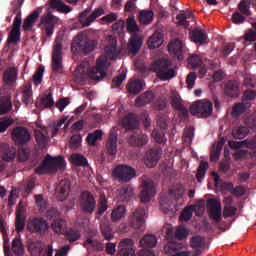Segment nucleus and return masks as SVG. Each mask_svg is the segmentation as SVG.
<instances>
[{
	"label": "nucleus",
	"mask_w": 256,
	"mask_h": 256,
	"mask_svg": "<svg viewBox=\"0 0 256 256\" xmlns=\"http://www.w3.org/2000/svg\"><path fill=\"white\" fill-rule=\"evenodd\" d=\"M40 103H41L42 107H44L45 109H47L49 107H53L55 105V101H53V94L49 93L48 95H44L40 99Z\"/></svg>",
	"instance_id": "6e6d98bb"
},
{
	"label": "nucleus",
	"mask_w": 256,
	"mask_h": 256,
	"mask_svg": "<svg viewBox=\"0 0 256 256\" xmlns=\"http://www.w3.org/2000/svg\"><path fill=\"white\" fill-rule=\"evenodd\" d=\"M122 125L128 131L131 129H137V127H139V120L137 119V115L129 113L122 119Z\"/></svg>",
	"instance_id": "cd10ccee"
},
{
	"label": "nucleus",
	"mask_w": 256,
	"mask_h": 256,
	"mask_svg": "<svg viewBox=\"0 0 256 256\" xmlns=\"http://www.w3.org/2000/svg\"><path fill=\"white\" fill-rule=\"evenodd\" d=\"M170 55H172L178 61H183V43L181 40L176 39L168 45Z\"/></svg>",
	"instance_id": "4be33fe9"
},
{
	"label": "nucleus",
	"mask_w": 256,
	"mask_h": 256,
	"mask_svg": "<svg viewBox=\"0 0 256 256\" xmlns=\"http://www.w3.org/2000/svg\"><path fill=\"white\" fill-rule=\"evenodd\" d=\"M185 194V188L183 185H176L169 190L168 196L171 199H175V201H179V199H183V195Z\"/></svg>",
	"instance_id": "ea45409f"
},
{
	"label": "nucleus",
	"mask_w": 256,
	"mask_h": 256,
	"mask_svg": "<svg viewBox=\"0 0 256 256\" xmlns=\"http://www.w3.org/2000/svg\"><path fill=\"white\" fill-rule=\"evenodd\" d=\"M43 73H45V66H40L32 76V81L34 85H41V83L43 82Z\"/></svg>",
	"instance_id": "603ef678"
},
{
	"label": "nucleus",
	"mask_w": 256,
	"mask_h": 256,
	"mask_svg": "<svg viewBox=\"0 0 256 256\" xmlns=\"http://www.w3.org/2000/svg\"><path fill=\"white\" fill-rule=\"evenodd\" d=\"M113 175L122 183H129L137 175V171L128 165H119L115 167Z\"/></svg>",
	"instance_id": "1a4fd4ad"
},
{
	"label": "nucleus",
	"mask_w": 256,
	"mask_h": 256,
	"mask_svg": "<svg viewBox=\"0 0 256 256\" xmlns=\"http://www.w3.org/2000/svg\"><path fill=\"white\" fill-rule=\"evenodd\" d=\"M209 168V163L208 162H200V165L198 167V171L196 174V179L201 182V179L205 177V173H207V169Z\"/></svg>",
	"instance_id": "4d7b16f0"
},
{
	"label": "nucleus",
	"mask_w": 256,
	"mask_h": 256,
	"mask_svg": "<svg viewBox=\"0 0 256 256\" xmlns=\"http://www.w3.org/2000/svg\"><path fill=\"white\" fill-rule=\"evenodd\" d=\"M126 27H127V31H129V33L139 32V26L137 25V21H135L134 17H130L127 19Z\"/></svg>",
	"instance_id": "13d9d810"
},
{
	"label": "nucleus",
	"mask_w": 256,
	"mask_h": 256,
	"mask_svg": "<svg viewBox=\"0 0 256 256\" xmlns=\"http://www.w3.org/2000/svg\"><path fill=\"white\" fill-rule=\"evenodd\" d=\"M106 149L108 155H117V134L110 133V136L106 143Z\"/></svg>",
	"instance_id": "f704fd0d"
},
{
	"label": "nucleus",
	"mask_w": 256,
	"mask_h": 256,
	"mask_svg": "<svg viewBox=\"0 0 256 256\" xmlns=\"http://www.w3.org/2000/svg\"><path fill=\"white\" fill-rule=\"evenodd\" d=\"M192 115H200V117H210L213 113V104L210 101H196L190 106Z\"/></svg>",
	"instance_id": "6e6552de"
},
{
	"label": "nucleus",
	"mask_w": 256,
	"mask_h": 256,
	"mask_svg": "<svg viewBox=\"0 0 256 256\" xmlns=\"http://www.w3.org/2000/svg\"><path fill=\"white\" fill-rule=\"evenodd\" d=\"M97 230H91L88 232L84 247L86 249H92L93 251H103V243L97 240Z\"/></svg>",
	"instance_id": "a211bd4d"
},
{
	"label": "nucleus",
	"mask_w": 256,
	"mask_h": 256,
	"mask_svg": "<svg viewBox=\"0 0 256 256\" xmlns=\"http://www.w3.org/2000/svg\"><path fill=\"white\" fill-rule=\"evenodd\" d=\"M71 160L72 163H75V165H80L81 167H85V165H87V158L81 154H72Z\"/></svg>",
	"instance_id": "bf43d9fd"
},
{
	"label": "nucleus",
	"mask_w": 256,
	"mask_h": 256,
	"mask_svg": "<svg viewBox=\"0 0 256 256\" xmlns=\"http://www.w3.org/2000/svg\"><path fill=\"white\" fill-rule=\"evenodd\" d=\"M140 247L143 249H153L157 247V237L155 235L147 234L140 240Z\"/></svg>",
	"instance_id": "72a5a7b5"
},
{
	"label": "nucleus",
	"mask_w": 256,
	"mask_h": 256,
	"mask_svg": "<svg viewBox=\"0 0 256 256\" xmlns=\"http://www.w3.org/2000/svg\"><path fill=\"white\" fill-rule=\"evenodd\" d=\"M243 39L246 42L256 41V31L253 29H249L248 31L245 32Z\"/></svg>",
	"instance_id": "338daca9"
},
{
	"label": "nucleus",
	"mask_w": 256,
	"mask_h": 256,
	"mask_svg": "<svg viewBox=\"0 0 256 256\" xmlns=\"http://www.w3.org/2000/svg\"><path fill=\"white\" fill-rule=\"evenodd\" d=\"M12 251L16 256L24 255L25 248H23V242H21V239L15 238L12 241Z\"/></svg>",
	"instance_id": "a18cd8bd"
},
{
	"label": "nucleus",
	"mask_w": 256,
	"mask_h": 256,
	"mask_svg": "<svg viewBox=\"0 0 256 256\" xmlns=\"http://www.w3.org/2000/svg\"><path fill=\"white\" fill-rule=\"evenodd\" d=\"M90 13H91V8H87L80 14L79 21L83 27H89V25H91V23H93L95 19H98V17H101V15H103L104 10L103 8H97L95 11L92 12L91 15H89Z\"/></svg>",
	"instance_id": "ddd939ff"
},
{
	"label": "nucleus",
	"mask_w": 256,
	"mask_h": 256,
	"mask_svg": "<svg viewBox=\"0 0 256 256\" xmlns=\"http://www.w3.org/2000/svg\"><path fill=\"white\" fill-rule=\"evenodd\" d=\"M71 182L67 179L61 180L56 187V197L58 201H65L69 197Z\"/></svg>",
	"instance_id": "aec40b11"
},
{
	"label": "nucleus",
	"mask_w": 256,
	"mask_h": 256,
	"mask_svg": "<svg viewBox=\"0 0 256 256\" xmlns=\"http://www.w3.org/2000/svg\"><path fill=\"white\" fill-rule=\"evenodd\" d=\"M255 97H256V90H246L243 93L242 101L243 102H245V101H253V99H255Z\"/></svg>",
	"instance_id": "774afa93"
},
{
	"label": "nucleus",
	"mask_w": 256,
	"mask_h": 256,
	"mask_svg": "<svg viewBox=\"0 0 256 256\" xmlns=\"http://www.w3.org/2000/svg\"><path fill=\"white\" fill-rule=\"evenodd\" d=\"M52 231L58 235H65L67 232V222L63 218L53 219L51 223Z\"/></svg>",
	"instance_id": "2f4dec72"
},
{
	"label": "nucleus",
	"mask_w": 256,
	"mask_h": 256,
	"mask_svg": "<svg viewBox=\"0 0 256 256\" xmlns=\"http://www.w3.org/2000/svg\"><path fill=\"white\" fill-rule=\"evenodd\" d=\"M151 69L154 73H157V77L161 81H169L173 77H177V72L171 67V61L165 58L156 60Z\"/></svg>",
	"instance_id": "7ed1b4c3"
},
{
	"label": "nucleus",
	"mask_w": 256,
	"mask_h": 256,
	"mask_svg": "<svg viewBox=\"0 0 256 256\" xmlns=\"http://www.w3.org/2000/svg\"><path fill=\"white\" fill-rule=\"evenodd\" d=\"M119 49H117V40L112 39L110 44L105 47V54L106 56H100L96 60V66L92 67L89 66V62H81L76 69V75L82 81L87 79H94V81H101L104 77H107V69H109V61L111 59H117L119 56Z\"/></svg>",
	"instance_id": "f257e3e1"
},
{
	"label": "nucleus",
	"mask_w": 256,
	"mask_h": 256,
	"mask_svg": "<svg viewBox=\"0 0 256 256\" xmlns=\"http://www.w3.org/2000/svg\"><path fill=\"white\" fill-rule=\"evenodd\" d=\"M67 241L70 243H75V241H79L81 239V234L77 230L73 229H66V232L64 233Z\"/></svg>",
	"instance_id": "09e8293b"
},
{
	"label": "nucleus",
	"mask_w": 256,
	"mask_h": 256,
	"mask_svg": "<svg viewBox=\"0 0 256 256\" xmlns=\"http://www.w3.org/2000/svg\"><path fill=\"white\" fill-rule=\"evenodd\" d=\"M27 229L30 233H45V231H49V223L45 218L36 217L29 221Z\"/></svg>",
	"instance_id": "4468645a"
},
{
	"label": "nucleus",
	"mask_w": 256,
	"mask_h": 256,
	"mask_svg": "<svg viewBox=\"0 0 256 256\" xmlns=\"http://www.w3.org/2000/svg\"><path fill=\"white\" fill-rule=\"evenodd\" d=\"M101 137H103V131L96 130L93 133L88 134L87 143L92 146H95V144L97 143V140L101 139Z\"/></svg>",
	"instance_id": "864d4df0"
},
{
	"label": "nucleus",
	"mask_w": 256,
	"mask_h": 256,
	"mask_svg": "<svg viewBox=\"0 0 256 256\" xmlns=\"http://www.w3.org/2000/svg\"><path fill=\"white\" fill-rule=\"evenodd\" d=\"M190 247L191 249H202V247H205V238L201 235L192 236L190 239Z\"/></svg>",
	"instance_id": "c03bdc74"
},
{
	"label": "nucleus",
	"mask_w": 256,
	"mask_h": 256,
	"mask_svg": "<svg viewBox=\"0 0 256 256\" xmlns=\"http://www.w3.org/2000/svg\"><path fill=\"white\" fill-rule=\"evenodd\" d=\"M22 101L25 105H29L33 101V90L31 88H25L23 91Z\"/></svg>",
	"instance_id": "0e129e2a"
},
{
	"label": "nucleus",
	"mask_w": 256,
	"mask_h": 256,
	"mask_svg": "<svg viewBox=\"0 0 256 256\" xmlns=\"http://www.w3.org/2000/svg\"><path fill=\"white\" fill-rule=\"evenodd\" d=\"M238 9L242 15L245 17H251V6H249V2L246 0H241L238 4Z\"/></svg>",
	"instance_id": "3c124183"
},
{
	"label": "nucleus",
	"mask_w": 256,
	"mask_h": 256,
	"mask_svg": "<svg viewBox=\"0 0 256 256\" xmlns=\"http://www.w3.org/2000/svg\"><path fill=\"white\" fill-rule=\"evenodd\" d=\"M107 197H105V194L100 195V200L98 202V209H97V214L98 215H103L107 209H109V205H107Z\"/></svg>",
	"instance_id": "8fccbe9b"
},
{
	"label": "nucleus",
	"mask_w": 256,
	"mask_h": 256,
	"mask_svg": "<svg viewBox=\"0 0 256 256\" xmlns=\"http://www.w3.org/2000/svg\"><path fill=\"white\" fill-rule=\"evenodd\" d=\"M117 256H135L133 240L126 238L118 244Z\"/></svg>",
	"instance_id": "6ab92c4d"
},
{
	"label": "nucleus",
	"mask_w": 256,
	"mask_h": 256,
	"mask_svg": "<svg viewBox=\"0 0 256 256\" xmlns=\"http://www.w3.org/2000/svg\"><path fill=\"white\" fill-rule=\"evenodd\" d=\"M148 142L149 136L143 132H134L128 139V143L133 147H143V145H147Z\"/></svg>",
	"instance_id": "412c9836"
},
{
	"label": "nucleus",
	"mask_w": 256,
	"mask_h": 256,
	"mask_svg": "<svg viewBox=\"0 0 256 256\" xmlns=\"http://www.w3.org/2000/svg\"><path fill=\"white\" fill-rule=\"evenodd\" d=\"M65 165V158L63 156L52 157L48 154L42 161V164L35 168V173H37V175L53 173V171H57V168L65 167Z\"/></svg>",
	"instance_id": "20e7f679"
},
{
	"label": "nucleus",
	"mask_w": 256,
	"mask_h": 256,
	"mask_svg": "<svg viewBox=\"0 0 256 256\" xmlns=\"http://www.w3.org/2000/svg\"><path fill=\"white\" fill-rule=\"evenodd\" d=\"M249 135V129L245 126H238L232 129L234 139H245Z\"/></svg>",
	"instance_id": "37998d69"
},
{
	"label": "nucleus",
	"mask_w": 256,
	"mask_h": 256,
	"mask_svg": "<svg viewBox=\"0 0 256 256\" xmlns=\"http://www.w3.org/2000/svg\"><path fill=\"white\" fill-rule=\"evenodd\" d=\"M1 150L3 151L2 155H1V159L3 161H6L7 163H9V162L13 161V159H15L16 151H15V149H10L9 145H7V144L1 145Z\"/></svg>",
	"instance_id": "c9c22d12"
},
{
	"label": "nucleus",
	"mask_w": 256,
	"mask_h": 256,
	"mask_svg": "<svg viewBox=\"0 0 256 256\" xmlns=\"http://www.w3.org/2000/svg\"><path fill=\"white\" fill-rule=\"evenodd\" d=\"M156 193L155 182L152 180H144L142 183V191L140 192L141 203H149V201L155 197Z\"/></svg>",
	"instance_id": "f8f14e48"
},
{
	"label": "nucleus",
	"mask_w": 256,
	"mask_h": 256,
	"mask_svg": "<svg viewBox=\"0 0 256 256\" xmlns=\"http://www.w3.org/2000/svg\"><path fill=\"white\" fill-rule=\"evenodd\" d=\"M52 71L63 73V44L56 41L52 49Z\"/></svg>",
	"instance_id": "0eeeda50"
},
{
	"label": "nucleus",
	"mask_w": 256,
	"mask_h": 256,
	"mask_svg": "<svg viewBox=\"0 0 256 256\" xmlns=\"http://www.w3.org/2000/svg\"><path fill=\"white\" fill-rule=\"evenodd\" d=\"M100 230L106 241H111L115 237V232H113V227H111L109 222H102L100 224Z\"/></svg>",
	"instance_id": "4c0bfd02"
},
{
	"label": "nucleus",
	"mask_w": 256,
	"mask_h": 256,
	"mask_svg": "<svg viewBox=\"0 0 256 256\" xmlns=\"http://www.w3.org/2000/svg\"><path fill=\"white\" fill-rule=\"evenodd\" d=\"M39 15H41V12L39 10H34L29 16L25 18L22 25L24 31H33V27H35V23H37Z\"/></svg>",
	"instance_id": "a878e982"
},
{
	"label": "nucleus",
	"mask_w": 256,
	"mask_h": 256,
	"mask_svg": "<svg viewBox=\"0 0 256 256\" xmlns=\"http://www.w3.org/2000/svg\"><path fill=\"white\" fill-rule=\"evenodd\" d=\"M144 85L141 79H130L126 85V89L130 95H139L143 91Z\"/></svg>",
	"instance_id": "393cba45"
},
{
	"label": "nucleus",
	"mask_w": 256,
	"mask_h": 256,
	"mask_svg": "<svg viewBox=\"0 0 256 256\" xmlns=\"http://www.w3.org/2000/svg\"><path fill=\"white\" fill-rule=\"evenodd\" d=\"M80 209L86 215H92L97 209V200H95V196L89 192L84 191L80 195Z\"/></svg>",
	"instance_id": "39448f33"
},
{
	"label": "nucleus",
	"mask_w": 256,
	"mask_h": 256,
	"mask_svg": "<svg viewBox=\"0 0 256 256\" xmlns=\"http://www.w3.org/2000/svg\"><path fill=\"white\" fill-rule=\"evenodd\" d=\"M17 77H19V69L17 67H8L3 73V81L6 85L17 83Z\"/></svg>",
	"instance_id": "5701e85b"
},
{
	"label": "nucleus",
	"mask_w": 256,
	"mask_h": 256,
	"mask_svg": "<svg viewBox=\"0 0 256 256\" xmlns=\"http://www.w3.org/2000/svg\"><path fill=\"white\" fill-rule=\"evenodd\" d=\"M153 21V11L143 10L139 14V22L143 25H149Z\"/></svg>",
	"instance_id": "49530a36"
},
{
	"label": "nucleus",
	"mask_w": 256,
	"mask_h": 256,
	"mask_svg": "<svg viewBox=\"0 0 256 256\" xmlns=\"http://www.w3.org/2000/svg\"><path fill=\"white\" fill-rule=\"evenodd\" d=\"M163 45V36L159 32H155L148 40L149 49H157Z\"/></svg>",
	"instance_id": "58836bf2"
},
{
	"label": "nucleus",
	"mask_w": 256,
	"mask_h": 256,
	"mask_svg": "<svg viewBox=\"0 0 256 256\" xmlns=\"http://www.w3.org/2000/svg\"><path fill=\"white\" fill-rule=\"evenodd\" d=\"M59 21L57 16L47 12L41 16L39 27L45 31L46 37H51L55 31V25H59Z\"/></svg>",
	"instance_id": "423d86ee"
},
{
	"label": "nucleus",
	"mask_w": 256,
	"mask_h": 256,
	"mask_svg": "<svg viewBox=\"0 0 256 256\" xmlns=\"http://www.w3.org/2000/svg\"><path fill=\"white\" fill-rule=\"evenodd\" d=\"M97 42L87 38L85 34H78L72 42L71 51L74 55H89L92 51H95Z\"/></svg>",
	"instance_id": "f03ea898"
},
{
	"label": "nucleus",
	"mask_w": 256,
	"mask_h": 256,
	"mask_svg": "<svg viewBox=\"0 0 256 256\" xmlns=\"http://www.w3.org/2000/svg\"><path fill=\"white\" fill-rule=\"evenodd\" d=\"M21 41V30L12 29L8 36V43H18Z\"/></svg>",
	"instance_id": "e2e57ef3"
},
{
	"label": "nucleus",
	"mask_w": 256,
	"mask_h": 256,
	"mask_svg": "<svg viewBox=\"0 0 256 256\" xmlns=\"http://www.w3.org/2000/svg\"><path fill=\"white\" fill-rule=\"evenodd\" d=\"M188 65H190L192 69H197V67L203 65V60L199 55L194 54L188 58Z\"/></svg>",
	"instance_id": "5fc2aeb1"
},
{
	"label": "nucleus",
	"mask_w": 256,
	"mask_h": 256,
	"mask_svg": "<svg viewBox=\"0 0 256 256\" xmlns=\"http://www.w3.org/2000/svg\"><path fill=\"white\" fill-rule=\"evenodd\" d=\"M191 39L196 45L207 44V33L201 28H196L192 31Z\"/></svg>",
	"instance_id": "c85d7f7f"
},
{
	"label": "nucleus",
	"mask_w": 256,
	"mask_h": 256,
	"mask_svg": "<svg viewBox=\"0 0 256 256\" xmlns=\"http://www.w3.org/2000/svg\"><path fill=\"white\" fill-rule=\"evenodd\" d=\"M163 155V150L161 148L150 149L146 152L144 163L150 169L157 166L159 159Z\"/></svg>",
	"instance_id": "dca6fc26"
},
{
	"label": "nucleus",
	"mask_w": 256,
	"mask_h": 256,
	"mask_svg": "<svg viewBox=\"0 0 256 256\" xmlns=\"http://www.w3.org/2000/svg\"><path fill=\"white\" fill-rule=\"evenodd\" d=\"M232 22L235 25H241V23H245V15L241 14V12L236 11L232 14Z\"/></svg>",
	"instance_id": "69168bd1"
},
{
	"label": "nucleus",
	"mask_w": 256,
	"mask_h": 256,
	"mask_svg": "<svg viewBox=\"0 0 256 256\" xmlns=\"http://www.w3.org/2000/svg\"><path fill=\"white\" fill-rule=\"evenodd\" d=\"M13 109V102L9 96L0 98V115H7Z\"/></svg>",
	"instance_id": "e433bc0d"
},
{
	"label": "nucleus",
	"mask_w": 256,
	"mask_h": 256,
	"mask_svg": "<svg viewBox=\"0 0 256 256\" xmlns=\"http://www.w3.org/2000/svg\"><path fill=\"white\" fill-rule=\"evenodd\" d=\"M153 99H155V93L152 91H146L136 98L135 107H145V105L152 103Z\"/></svg>",
	"instance_id": "bb28decb"
},
{
	"label": "nucleus",
	"mask_w": 256,
	"mask_h": 256,
	"mask_svg": "<svg viewBox=\"0 0 256 256\" xmlns=\"http://www.w3.org/2000/svg\"><path fill=\"white\" fill-rule=\"evenodd\" d=\"M170 104L171 107L175 109V111L179 112L180 119H187L189 117V110L183 104V99L179 93L173 91L170 95Z\"/></svg>",
	"instance_id": "9d476101"
},
{
	"label": "nucleus",
	"mask_w": 256,
	"mask_h": 256,
	"mask_svg": "<svg viewBox=\"0 0 256 256\" xmlns=\"http://www.w3.org/2000/svg\"><path fill=\"white\" fill-rule=\"evenodd\" d=\"M250 106L251 104L245 103V102L237 103L232 109L233 117H239V115H242V113H245V111H247V107H250Z\"/></svg>",
	"instance_id": "de8ad7c7"
},
{
	"label": "nucleus",
	"mask_w": 256,
	"mask_h": 256,
	"mask_svg": "<svg viewBox=\"0 0 256 256\" xmlns=\"http://www.w3.org/2000/svg\"><path fill=\"white\" fill-rule=\"evenodd\" d=\"M209 207V218L212 219L214 223H221V202L215 198H210L207 201Z\"/></svg>",
	"instance_id": "2eb2a0df"
},
{
	"label": "nucleus",
	"mask_w": 256,
	"mask_h": 256,
	"mask_svg": "<svg viewBox=\"0 0 256 256\" xmlns=\"http://www.w3.org/2000/svg\"><path fill=\"white\" fill-rule=\"evenodd\" d=\"M152 137L156 143H165V141H167V138H165V132H163V130L154 129L152 131Z\"/></svg>",
	"instance_id": "052dcab7"
},
{
	"label": "nucleus",
	"mask_w": 256,
	"mask_h": 256,
	"mask_svg": "<svg viewBox=\"0 0 256 256\" xmlns=\"http://www.w3.org/2000/svg\"><path fill=\"white\" fill-rule=\"evenodd\" d=\"M224 93L228 97H239V82L230 80L225 84Z\"/></svg>",
	"instance_id": "7c9ffc66"
},
{
	"label": "nucleus",
	"mask_w": 256,
	"mask_h": 256,
	"mask_svg": "<svg viewBox=\"0 0 256 256\" xmlns=\"http://www.w3.org/2000/svg\"><path fill=\"white\" fill-rule=\"evenodd\" d=\"M65 124V119H60L58 122H52L49 124V129L51 130L52 137H55L59 133V128Z\"/></svg>",
	"instance_id": "680f3d73"
},
{
	"label": "nucleus",
	"mask_w": 256,
	"mask_h": 256,
	"mask_svg": "<svg viewBox=\"0 0 256 256\" xmlns=\"http://www.w3.org/2000/svg\"><path fill=\"white\" fill-rule=\"evenodd\" d=\"M145 209L137 208L130 216L129 223L133 229H141L145 225Z\"/></svg>",
	"instance_id": "f3484780"
},
{
	"label": "nucleus",
	"mask_w": 256,
	"mask_h": 256,
	"mask_svg": "<svg viewBox=\"0 0 256 256\" xmlns=\"http://www.w3.org/2000/svg\"><path fill=\"white\" fill-rule=\"evenodd\" d=\"M125 213H127L125 206L123 205L117 206L112 210L111 221H113V223H117V221H121V219L125 217Z\"/></svg>",
	"instance_id": "a19ab883"
},
{
	"label": "nucleus",
	"mask_w": 256,
	"mask_h": 256,
	"mask_svg": "<svg viewBox=\"0 0 256 256\" xmlns=\"http://www.w3.org/2000/svg\"><path fill=\"white\" fill-rule=\"evenodd\" d=\"M142 45L143 41L141 40V37H139V35H133L129 40L128 49L130 53L136 55V53H139Z\"/></svg>",
	"instance_id": "473e14b6"
},
{
	"label": "nucleus",
	"mask_w": 256,
	"mask_h": 256,
	"mask_svg": "<svg viewBox=\"0 0 256 256\" xmlns=\"http://www.w3.org/2000/svg\"><path fill=\"white\" fill-rule=\"evenodd\" d=\"M50 5L52 9H57L60 13H71V7L61 0H50Z\"/></svg>",
	"instance_id": "79ce46f5"
},
{
	"label": "nucleus",
	"mask_w": 256,
	"mask_h": 256,
	"mask_svg": "<svg viewBox=\"0 0 256 256\" xmlns=\"http://www.w3.org/2000/svg\"><path fill=\"white\" fill-rule=\"evenodd\" d=\"M12 139L16 145H27L31 141V132L23 126H17L12 131Z\"/></svg>",
	"instance_id": "9b49d317"
},
{
	"label": "nucleus",
	"mask_w": 256,
	"mask_h": 256,
	"mask_svg": "<svg viewBox=\"0 0 256 256\" xmlns=\"http://www.w3.org/2000/svg\"><path fill=\"white\" fill-rule=\"evenodd\" d=\"M34 137L40 149H45V147H47L49 143L47 128H43L42 130H35Z\"/></svg>",
	"instance_id": "b1692460"
},
{
	"label": "nucleus",
	"mask_w": 256,
	"mask_h": 256,
	"mask_svg": "<svg viewBox=\"0 0 256 256\" xmlns=\"http://www.w3.org/2000/svg\"><path fill=\"white\" fill-rule=\"evenodd\" d=\"M23 213H25V208L21 205L20 202L16 210V230L18 233H21V231L25 229V216Z\"/></svg>",
	"instance_id": "c756f323"
}]
</instances>
